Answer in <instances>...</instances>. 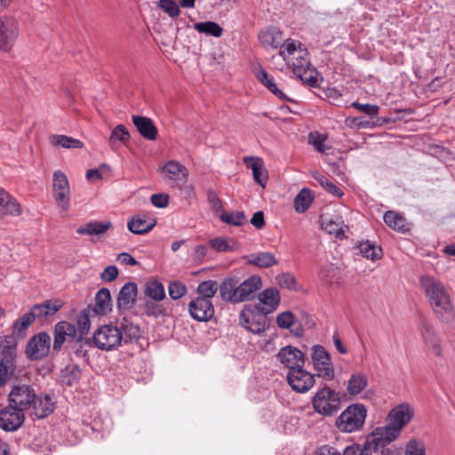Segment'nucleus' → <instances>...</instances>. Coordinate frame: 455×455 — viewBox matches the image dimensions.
Masks as SVG:
<instances>
[{
	"label": "nucleus",
	"mask_w": 455,
	"mask_h": 455,
	"mask_svg": "<svg viewBox=\"0 0 455 455\" xmlns=\"http://www.w3.org/2000/svg\"><path fill=\"white\" fill-rule=\"evenodd\" d=\"M140 336V326L124 317L118 325L109 323L100 326L93 333L92 343L100 350L112 351L117 349L123 343L138 341Z\"/></svg>",
	"instance_id": "nucleus-1"
},
{
	"label": "nucleus",
	"mask_w": 455,
	"mask_h": 455,
	"mask_svg": "<svg viewBox=\"0 0 455 455\" xmlns=\"http://www.w3.org/2000/svg\"><path fill=\"white\" fill-rule=\"evenodd\" d=\"M261 286V278L257 275H251L243 282L239 277L230 275L224 278L220 283V294L223 300L236 304L252 299L254 293Z\"/></svg>",
	"instance_id": "nucleus-2"
},
{
	"label": "nucleus",
	"mask_w": 455,
	"mask_h": 455,
	"mask_svg": "<svg viewBox=\"0 0 455 455\" xmlns=\"http://www.w3.org/2000/svg\"><path fill=\"white\" fill-rule=\"evenodd\" d=\"M420 284L435 315L443 322L453 317V307L451 298L441 282L429 275L420 277Z\"/></svg>",
	"instance_id": "nucleus-3"
},
{
	"label": "nucleus",
	"mask_w": 455,
	"mask_h": 455,
	"mask_svg": "<svg viewBox=\"0 0 455 455\" xmlns=\"http://www.w3.org/2000/svg\"><path fill=\"white\" fill-rule=\"evenodd\" d=\"M413 416V410L408 404L395 407L388 415L389 423L385 427H378L375 435L381 437V443L386 447L400 434L401 429L408 424Z\"/></svg>",
	"instance_id": "nucleus-4"
},
{
	"label": "nucleus",
	"mask_w": 455,
	"mask_h": 455,
	"mask_svg": "<svg viewBox=\"0 0 455 455\" xmlns=\"http://www.w3.org/2000/svg\"><path fill=\"white\" fill-rule=\"evenodd\" d=\"M367 410L362 403L347 406L336 419L337 428L344 433H352L362 428Z\"/></svg>",
	"instance_id": "nucleus-5"
},
{
	"label": "nucleus",
	"mask_w": 455,
	"mask_h": 455,
	"mask_svg": "<svg viewBox=\"0 0 455 455\" xmlns=\"http://www.w3.org/2000/svg\"><path fill=\"white\" fill-rule=\"evenodd\" d=\"M312 404L318 414L332 416L340 409V395L325 385L315 394Z\"/></svg>",
	"instance_id": "nucleus-6"
},
{
	"label": "nucleus",
	"mask_w": 455,
	"mask_h": 455,
	"mask_svg": "<svg viewBox=\"0 0 455 455\" xmlns=\"http://www.w3.org/2000/svg\"><path fill=\"white\" fill-rule=\"evenodd\" d=\"M267 310L261 305H246L239 315L242 326L255 334H260L267 328Z\"/></svg>",
	"instance_id": "nucleus-7"
},
{
	"label": "nucleus",
	"mask_w": 455,
	"mask_h": 455,
	"mask_svg": "<svg viewBox=\"0 0 455 455\" xmlns=\"http://www.w3.org/2000/svg\"><path fill=\"white\" fill-rule=\"evenodd\" d=\"M36 399L34 387L28 384L19 383L12 386L7 402L23 411H29Z\"/></svg>",
	"instance_id": "nucleus-8"
},
{
	"label": "nucleus",
	"mask_w": 455,
	"mask_h": 455,
	"mask_svg": "<svg viewBox=\"0 0 455 455\" xmlns=\"http://www.w3.org/2000/svg\"><path fill=\"white\" fill-rule=\"evenodd\" d=\"M312 361L317 376L331 380L334 378V369L329 353L320 345L312 347Z\"/></svg>",
	"instance_id": "nucleus-9"
},
{
	"label": "nucleus",
	"mask_w": 455,
	"mask_h": 455,
	"mask_svg": "<svg viewBox=\"0 0 455 455\" xmlns=\"http://www.w3.org/2000/svg\"><path fill=\"white\" fill-rule=\"evenodd\" d=\"M19 36V23L11 16L0 17V51L12 48Z\"/></svg>",
	"instance_id": "nucleus-10"
},
{
	"label": "nucleus",
	"mask_w": 455,
	"mask_h": 455,
	"mask_svg": "<svg viewBox=\"0 0 455 455\" xmlns=\"http://www.w3.org/2000/svg\"><path fill=\"white\" fill-rule=\"evenodd\" d=\"M25 421V411L10 404L0 411V428L6 432H14L21 427Z\"/></svg>",
	"instance_id": "nucleus-11"
},
{
	"label": "nucleus",
	"mask_w": 455,
	"mask_h": 455,
	"mask_svg": "<svg viewBox=\"0 0 455 455\" xmlns=\"http://www.w3.org/2000/svg\"><path fill=\"white\" fill-rule=\"evenodd\" d=\"M51 337L47 332H40L32 337L27 344L26 355L30 360H40L48 355Z\"/></svg>",
	"instance_id": "nucleus-12"
},
{
	"label": "nucleus",
	"mask_w": 455,
	"mask_h": 455,
	"mask_svg": "<svg viewBox=\"0 0 455 455\" xmlns=\"http://www.w3.org/2000/svg\"><path fill=\"white\" fill-rule=\"evenodd\" d=\"M52 186L54 198L58 206L67 211L70 202V191L66 174L61 171L54 172Z\"/></svg>",
	"instance_id": "nucleus-13"
},
{
	"label": "nucleus",
	"mask_w": 455,
	"mask_h": 455,
	"mask_svg": "<svg viewBox=\"0 0 455 455\" xmlns=\"http://www.w3.org/2000/svg\"><path fill=\"white\" fill-rule=\"evenodd\" d=\"M379 438L373 433L363 447L358 444L347 446L341 455H384L386 451L388 452V449L383 445Z\"/></svg>",
	"instance_id": "nucleus-14"
},
{
	"label": "nucleus",
	"mask_w": 455,
	"mask_h": 455,
	"mask_svg": "<svg viewBox=\"0 0 455 455\" xmlns=\"http://www.w3.org/2000/svg\"><path fill=\"white\" fill-rule=\"evenodd\" d=\"M76 334V328L73 323L67 321L57 323L53 331L52 351L60 352L65 342L69 346L75 339H77Z\"/></svg>",
	"instance_id": "nucleus-15"
},
{
	"label": "nucleus",
	"mask_w": 455,
	"mask_h": 455,
	"mask_svg": "<svg viewBox=\"0 0 455 455\" xmlns=\"http://www.w3.org/2000/svg\"><path fill=\"white\" fill-rule=\"evenodd\" d=\"M287 380L293 390L305 393L314 386L315 376L305 371L304 368H299L289 371Z\"/></svg>",
	"instance_id": "nucleus-16"
},
{
	"label": "nucleus",
	"mask_w": 455,
	"mask_h": 455,
	"mask_svg": "<svg viewBox=\"0 0 455 455\" xmlns=\"http://www.w3.org/2000/svg\"><path fill=\"white\" fill-rule=\"evenodd\" d=\"M138 297V285L134 282H128L124 283L116 298V307L118 311L123 314L129 311L137 301Z\"/></svg>",
	"instance_id": "nucleus-17"
},
{
	"label": "nucleus",
	"mask_w": 455,
	"mask_h": 455,
	"mask_svg": "<svg viewBox=\"0 0 455 455\" xmlns=\"http://www.w3.org/2000/svg\"><path fill=\"white\" fill-rule=\"evenodd\" d=\"M189 314L192 318L199 322H207L214 315V307L211 300L206 298H196L188 304Z\"/></svg>",
	"instance_id": "nucleus-18"
},
{
	"label": "nucleus",
	"mask_w": 455,
	"mask_h": 455,
	"mask_svg": "<svg viewBox=\"0 0 455 455\" xmlns=\"http://www.w3.org/2000/svg\"><path fill=\"white\" fill-rule=\"evenodd\" d=\"M282 364L292 371L299 368H304L305 355L295 347L286 346L282 347L276 355Z\"/></svg>",
	"instance_id": "nucleus-19"
},
{
	"label": "nucleus",
	"mask_w": 455,
	"mask_h": 455,
	"mask_svg": "<svg viewBox=\"0 0 455 455\" xmlns=\"http://www.w3.org/2000/svg\"><path fill=\"white\" fill-rule=\"evenodd\" d=\"M17 341L14 336H6L0 345V363L12 370L16 360Z\"/></svg>",
	"instance_id": "nucleus-20"
},
{
	"label": "nucleus",
	"mask_w": 455,
	"mask_h": 455,
	"mask_svg": "<svg viewBox=\"0 0 455 455\" xmlns=\"http://www.w3.org/2000/svg\"><path fill=\"white\" fill-rule=\"evenodd\" d=\"M55 409L54 403L49 395H37L29 410L31 415L37 419H44L53 412Z\"/></svg>",
	"instance_id": "nucleus-21"
},
{
	"label": "nucleus",
	"mask_w": 455,
	"mask_h": 455,
	"mask_svg": "<svg viewBox=\"0 0 455 455\" xmlns=\"http://www.w3.org/2000/svg\"><path fill=\"white\" fill-rule=\"evenodd\" d=\"M95 304L93 307H88V310H92L96 315H106L112 310V298L110 291L108 288H100L95 294Z\"/></svg>",
	"instance_id": "nucleus-22"
},
{
	"label": "nucleus",
	"mask_w": 455,
	"mask_h": 455,
	"mask_svg": "<svg viewBox=\"0 0 455 455\" xmlns=\"http://www.w3.org/2000/svg\"><path fill=\"white\" fill-rule=\"evenodd\" d=\"M132 123L139 133L148 140H156L158 135V130L154 124L151 118L147 116H132Z\"/></svg>",
	"instance_id": "nucleus-23"
},
{
	"label": "nucleus",
	"mask_w": 455,
	"mask_h": 455,
	"mask_svg": "<svg viewBox=\"0 0 455 455\" xmlns=\"http://www.w3.org/2000/svg\"><path fill=\"white\" fill-rule=\"evenodd\" d=\"M21 213V206L18 201L0 188V215L20 216Z\"/></svg>",
	"instance_id": "nucleus-24"
},
{
	"label": "nucleus",
	"mask_w": 455,
	"mask_h": 455,
	"mask_svg": "<svg viewBox=\"0 0 455 455\" xmlns=\"http://www.w3.org/2000/svg\"><path fill=\"white\" fill-rule=\"evenodd\" d=\"M156 220L149 219L147 216H133L127 222L129 231L136 235H142L149 232L156 226Z\"/></svg>",
	"instance_id": "nucleus-25"
},
{
	"label": "nucleus",
	"mask_w": 455,
	"mask_h": 455,
	"mask_svg": "<svg viewBox=\"0 0 455 455\" xmlns=\"http://www.w3.org/2000/svg\"><path fill=\"white\" fill-rule=\"evenodd\" d=\"M247 264L253 265L260 268H267L278 263L275 255L269 251H260L244 256Z\"/></svg>",
	"instance_id": "nucleus-26"
},
{
	"label": "nucleus",
	"mask_w": 455,
	"mask_h": 455,
	"mask_svg": "<svg viewBox=\"0 0 455 455\" xmlns=\"http://www.w3.org/2000/svg\"><path fill=\"white\" fill-rule=\"evenodd\" d=\"M259 40L264 47L276 49L281 45L283 36L279 29L272 27L266 30H260L259 33Z\"/></svg>",
	"instance_id": "nucleus-27"
},
{
	"label": "nucleus",
	"mask_w": 455,
	"mask_h": 455,
	"mask_svg": "<svg viewBox=\"0 0 455 455\" xmlns=\"http://www.w3.org/2000/svg\"><path fill=\"white\" fill-rule=\"evenodd\" d=\"M163 170L171 180L186 182L188 180V171L187 167L177 161L167 162Z\"/></svg>",
	"instance_id": "nucleus-28"
},
{
	"label": "nucleus",
	"mask_w": 455,
	"mask_h": 455,
	"mask_svg": "<svg viewBox=\"0 0 455 455\" xmlns=\"http://www.w3.org/2000/svg\"><path fill=\"white\" fill-rule=\"evenodd\" d=\"M113 225L110 221H90L80 226L76 232L82 235H100L112 228Z\"/></svg>",
	"instance_id": "nucleus-29"
},
{
	"label": "nucleus",
	"mask_w": 455,
	"mask_h": 455,
	"mask_svg": "<svg viewBox=\"0 0 455 455\" xmlns=\"http://www.w3.org/2000/svg\"><path fill=\"white\" fill-rule=\"evenodd\" d=\"M259 305H264L267 314L276 309L280 303V295L275 288H267L259 295Z\"/></svg>",
	"instance_id": "nucleus-30"
},
{
	"label": "nucleus",
	"mask_w": 455,
	"mask_h": 455,
	"mask_svg": "<svg viewBox=\"0 0 455 455\" xmlns=\"http://www.w3.org/2000/svg\"><path fill=\"white\" fill-rule=\"evenodd\" d=\"M144 294L156 301H162L166 298L164 284L156 279L148 280L145 283Z\"/></svg>",
	"instance_id": "nucleus-31"
},
{
	"label": "nucleus",
	"mask_w": 455,
	"mask_h": 455,
	"mask_svg": "<svg viewBox=\"0 0 455 455\" xmlns=\"http://www.w3.org/2000/svg\"><path fill=\"white\" fill-rule=\"evenodd\" d=\"M307 55V52L299 50L298 54L292 57V71L296 76L307 75L308 73V70L311 68V64L309 60L306 58Z\"/></svg>",
	"instance_id": "nucleus-32"
},
{
	"label": "nucleus",
	"mask_w": 455,
	"mask_h": 455,
	"mask_svg": "<svg viewBox=\"0 0 455 455\" xmlns=\"http://www.w3.org/2000/svg\"><path fill=\"white\" fill-rule=\"evenodd\" d=\"M368 385V377L361 372L353 373L347 382V392L351 395L360 394Z\"/></svg>",
	"instance_id": "nucleus-33"
},
{
	"label": "nucleus",
	"mask_w": 455,
	"mask_h": 455,
	"mask_svg": "<svg viewBox=\"0 0 455 455\" xmlns=\"http://www.w3.org/2000/svg\"><path fill=\"white\" fill-rule=\"evenodd\" d=\"M360 253L366 259L376 260L382 258L383 251L380 246L371 243L369 240L360 242L358 244Z\"/></svg>",
	"instance_id": "nucleus-34"
},
{
	"label": "nucleus",
	"mask_w": 455,
	"mask_h": 455,
	"mask_svg": "<svg viewBox=\"0 0 455 455\" xmlns=\"http://www.w3.org/2000/svg\"><path fill=\"white\" fill-rule=\"evenodd\" d=\"M383 220L385 223L394 230L400 232H405L408 230L405 219L395 212L387 211L384 214Z\"/></svg>",
	"instance_id": "nucleus-35"
},
{
	"label": "nucleus",
	"mask_w": 455,
	"mask_h": 455,
	"mask_svg": "<svg viewBox=\"0 0 455 455\" xmlns=\"http://www.w3.org/2000/svg\"><path fill=\"white\" fill-rule=\"evenodd\" d=\"M258 79L277 98L291 101L275 84L273 76H269L265 70L261 69L258 74Z\"/></svg>",
	"instance_id": "nucleus-36"
},
{
	"label": "nucleus",
	"mask_w": 455,
	"mask_h": 455,
	"mask_svg": "<svg viewBox=\"0 0 455 455\" xmlns=\"http://www.w3.org/2000/svg\"><path fill=\"white\" fill-rule=\"evenodd\" d=\"M248 161H251V164H250L253 179L255 181H257L259 185L262 187L265 186V182L267 180V173L266 170L263 166L262 160L260 158L257 157H245L244 162L247 163Z\"/></svg>",
	"instance_id": "nucleus-37"
},
{
	"label": "nucleus",
	"mask_w": 455,
	"mask_h": 455,
	"mask_svg": "<svg viewBox=\"0 0 455 455\" xmlns=\"http://www.w3.org/2000/svg\"><path fill=\"white\" fill-rule=\"evenodd\" d=\"M194 28L201 34L214 37H220L223 34V28L214 21L197 22Z\"/></svg>",
	"instance_id": "nucleus-38"
},
{
	"label": "nucleus",
	"mask_w": 455,
	"mask_h": 455,
	"mask_svg": "<svg viewBox=\"0 0 455 455\" xmlns=\"http://www.w3.org/2000/svg\"><path fill=\"white\" fill-rule=\"evenodd\" d=\"M87 310H88V308L81 311L79 313V315H77V319H76L77 327H76L77 334L76 336L78 339V340H80L81 339L86 338V336L90 331L91 323H90V318H89V313L87 312Z\"/></svg>",
	"instance_id": "nucleus-39"
},
{
	"label": "nucleus",
	"mask_w": 455,
	"mask_h": 455,
	"mask_svg": "<svg viewBox=\"0 0 455 455\" xmlns=\"http://www.w3.org/2000/svg\"><path fill=\"white\" fill-rule=\"evenodd\" d=\"M92 341L89 338L75 339L69 345L71 351L79 358H87L88 347H92Z\"/></svg>",
	"instance_id": "nucleus-40"
},
{
	"label": "nucleus",
	"mask_w": 455,
	"mask_h": 455,
	"mask_svg": "<svg viewBox=\"0 0 455 455\" xmlns=\"http://www.w3.org/2000/svg\"><path fill=\"white\" fill-rule=\"evenodd\" d=\"M313 201L312 195L309 189H302L294 199V208L298 212H306L311 205Z\"/></svg>",
	"instance_id": "nucleus-41"
},
{
	"label": "nucleus",
	"mask_w": 455,
	"mask_h": 455,
	"mask_svg": "<svg viewBox=\"0 0 455 455\" xmlns=\"http://www.w3.org/2000/svg\"><path fill=\"white\" fill-rule=\"evenodd\" d=\"M130 140V134L127 128L124 124H118L111 132L108 139V144L111 148H114L117 141L126 143Z\"/></svg>",
	"instance_id": "nucleus-42"
},
{
	"label": "nucleus",
	"mask_w": 455,
	"mask_h": 455,
	"mask_svg": "<svg viewBox=\"0 0 455 455\" xmlns=\"http://www.w3.org/2000/svg\"><path fill=\"white\" fill-rule=\"evenodd\" d=\"M160 301H156L153 299H146L143 304L144 314L149 317L158 318L160 316L165 315V309L162 305L159 304Z\"/></svg>",
	"instance_id": "nucleus-43"
},
{
	"label": "nucleus",
	"mask_w": 455,
	"mask_h": 455,
	"mask_svg": "<svg viewBox=\"0 0 455 455\" xmlns=\"http://www.w3.org/2000/svg\"><path fill=\"white\" fill-rule=\"evenodd\" d=\"M52 143L56 146H60L64 148H83V142L81 140L66 135H53L52 137Z\"/></svg>",
	"instance_id": "nucleus-44"
},
{
	"label": "nucleus",
	"mask_w": 455,
	"mask_h": 455,
	"mask_svg": "<svg viewBox=\"0 0 455 455\" xmlns=\"http://www.w3.org/2000/svg\"><path fill=\"white\" fill-rule=\"evenodd\" d=\"M312 176L330 194L336 196L338 197H340L343 196L342 190L339 187H337L335 184H333L331 180H329L324 175L321 174L318 172H315L312 174Z\"/></svg>",
	"instance_id": "nucleus-45"
},
{
	"label": "nucleus",
	"mask_w": 455,
	"mask_h": 455,
	"mask_svg": "<svg viewBox=\"0 0 455 455\" xmlns=\"http://www.w3.org/2000/svg\"><path fill=\"white\" fill-rule=\"evenodd\" d=\"M220 290V286L216 281L208 280L199 283L197 287V292L200 294L198 298L211 299L216 294L217 291Z\"/></svg>",
	"instance_id": "nucleus-46"
},
{
	"label": "nucleus",
	"mask_w": 455,
	"mask_h": 455,
	"mask_svg": "<svg viewBox=\"0 0 455 455\" xmlns=\"http://www.w3.org/2000/svg\"><path fill=\"white\" fill-rule=\"evenodd\" d=\"M33 322L34 320L32 315H30L28 313L24 314L14 323L12 327L13 334L19 337H23L25 331Z\"/></svg>",
	"instance_id": "nucleus-47"
},
{
	"label": "nucleus",
	"mask_w": 455,
	"mask_h": 455,
	"mask_svg": "<svg viewBox=\"0 0 455 455\" xmlns=\"http://www.w3.org/2000/svg\"><path fill=\"white\" fill-rule=\"evenodd\" d=\"M220 218L221 221L233 226H242L245 222V214L243 212H233L230 213L222 212Z\"/></svg>",
	"instance_id": "nucleus-48"
},
{
	"label": "nucleus",
	"mask_w": 455,
	"mask_h": 455,
	"mask_svg": "<svg viewBox=\"0 0 455 455\" xmlns=\"http://www.w3.org/2000/svg\"><path fill=\"white\" fill-rule=\"evenodd\" d=\"M156 5L172 19L177 18L180 13V7L175 0H159Z\"/></svg>",
	"instance_id": "nucleus-49"
},
{
	"label": "nucleus",
	"mask_w": 455,
	"mask_h": 455,
	"mask_svg": "<svg viewBox=\"0 0 455 455\" xmlns=\"http://www.w3.org/2000/svg\"><path fill=\"white\" fill-rule=\"evenodd\" d=\"M187 286L180 281H173L169 283L168 292L172 299H180L187 293Z\"/></svg>",
	"instance_id": "nucleus-50"
},
{
	"label": "nucleus",
	"mask_w": 455,
	"mask_h": 455,
	"mask_svg": "<svg viewBox=\"0 0 455 455\" xmlns=\"http://www.w3.org/2000/svg\"><path fill=\"white\" fill-rule=\"evenodd\" d=\"M279 47V53L284 60L289 59L291 56L294 57L299 52V50L296 48V44L292 40H287L284 44H281Z\"/></svg>",
	"instance_id": "nucleus-51"
},
{
	"label": "nucleus",
	"mask_w": 455,
	"mask_h": 455,
	"mask_svg": "<svg viewBox=\"0 0 455 455\" xmlns=\"http://www.w3.org/2000/svg\"><path fill=\"white\" fill-rule=\"evenodd\" d=\"M405 455H426L423 443L417 440L409 441L406 445Z\"/></svg>",
	"instance_id": "nucleus-52"
},
{
	"label": "nucleus",
	"mask_w": 455,
	"mask_h": 455,
	"mask_svg": "<svg viewBox=\"0 0 455 455\" xmlns=\"http://www.w3.org/2000/svg\"><path fill=\"white\" fill-rule=\"evenodd\" d=\"M276 323L280 328H291L294 325V315L290 311L283 312L277 315Z\"/></svg>",
	"instance_id": "nucleus-53"
},
{
	"label": "nucleus",
	"mask_w": 455,
	"mask_h": 455,
	"mask_svg": "<svg viewBox=\"0 0 455 455\" xmlns=\"http://www.w3.org/2000/svg\"><path fill=\"white\" fill-rule=\"evenodd\" d=\"M337 268L333 267V265L327 264L323 266L319 273L318 276L320 279H322L323 282L327 283H331L332 282V279L336 275Z\"/></svg>",
	"instance_id": "nucleus-54"
},
{
	"label": "nucleus",
	"mask_w": 455,
	"mask_h": 455,
	"mask_svg": "<svg viewBox=\"0 0 455 455\" xmlns=\"http://www.w3.org/2000/svg\"><path fill=\"white\" fill-rule=\"evenodd\" d=\"M351 106L360 112L368 115L371 117H374L379 113V106L372 104H361L359 102H353Z\"/></svg>",
	"instance_id": "nucleus-55"
},
{
	"label": "nucleus",
	"mask_w": 455,
	"mask_h": 455,
	"mask_svg": "<svg viewBox=\"0 0 455 455\" xmlns=\"http://www.w3.org/2000/svg\"><path fill=\"white\" fill-rule=\"evenodd\" d=\"M210 246L216 251H229L232 247L228 244V239L224 237H216L210 241Z\"/></svg>",
	"instance_id": "nucleus-56"
},
{
	"label": "nucleus",
	"mask_w": 455,
	"mask_h": 455,
	"mask_svg": "<svg viewBox=\"0 0 455 455\" xmlns=\"http://www.w3.org/2000/svg\"><path fill=\"white\" fill-rule=\"evenodd\" d=\"M207 200L213 212H219L223 211L222 202L214 190L208 189Z\"/></svg>",
	"instance_id": "nucleus-57"
},
{
	"label": "nucleus",
	"mask_w": 455,
	"mask_h": 455,
	"mask_svg": "<svg viewBox=\"0 0 455 455\" xmlns=\"http://www.w3.org/2000/svg\"><path fill=\"white\" fill-rule=\"evenodd\" d=\"M43 304V307H44V315L47 316H50V315H53L55 313H57L62 304L60 303V300H45L44 302L42 303Z\"/></svg>",
	"instance_id": "nucleus-58"
},
{
	"label": "nucleus",
	"mask_w": 455,
	"mask_h": 455,
	"mask_svg": "<svg viewBox=\"0 0 455 455\" xmlns=\"http://www.w3.org/2000/svg\"><path fill=\"white\" fill-rule=\"evenodd\" d=\"M118 273V268L116 266H108L100 274V278L106 282H112L116 279Z\"/></svg>",
	"instance_id": "nucleus-59"
},
{
	"label": "nucleus",
	"mask_w": 455,
	"mask_h": 455,
	"mask_svg": "<svg viewBox=\"0 0 455 455\" xmlns=\"http://www.w3.org/2000/svg\"><path fill=\"white\" fill-rule=\"evenodd\" d=\"M276 282L281 287L291 289L295 285L296 280L290 274H282L276 276Z\"/></svg>",
	"instance_id": "nucleus-60"
},
{
	"label": "nucleus",
	"mask_w": 455,
	"mask_h": 455,
	"mask_svg": "<svg viewBox=\"0 0 455 455\" xmlns=\"http://www.w3.org/2000/svg\"><path fill=\"white\" fill-rule=\"evenodd\" d=\"M151 203L158 208H164L168 205L169 196L164 194H154L151 196Z\"/></svg>",
	"instance_id": "nucleus-61"
},
{
	"label": "nucleus",
	"mask_w": 455,
	"mask_h": 455,
	"mask_svg": "<svg viewBox=\"0 0 455 455\" xmlns=\"http://www.w3.org/2000/svg\"><path fill=\"white\" fill-rule=\"evenodd\" d=\"M208 248L205 245H197L192 254L194 261L202 263L204 257L206 256Z\"/></svg>",
	"instance_id": "nucleus-62"
},
{
	"label": "nucleus",
	"mask_w": 455,
	"mask_h": 455,
	"mask_svg": "<svg viewBox=\"0 0 455 455\" xmlns=\"http://www.w3.org/2000/svg\"><path fill=\"white\" fill-rule=\"evenodd\" d=\"M251 223L257 229H262L265 225V218L264 213L261 211L256 212L252 218L251 219Z\"/></svg>",
	"instance_id": "nucleus-63"
},
{
	"label": "nucleus",
	"mask_w": 455,
	"mask_h": 455,
	"mask_svg": "<svg viewBox=\"0 0 455 455\" xmlns=\"http://www.w3.org/2000/svg\"><path fill=\"white\" fill-rule=\"evenodd\" d=\"M315 455H341V453L334 447L323 445L318 448Z\"/></svg>",
	"instance_id": "nucleus-64"
}]
</instances>
